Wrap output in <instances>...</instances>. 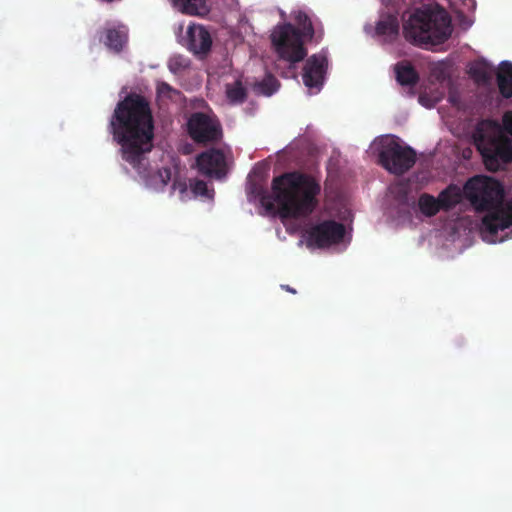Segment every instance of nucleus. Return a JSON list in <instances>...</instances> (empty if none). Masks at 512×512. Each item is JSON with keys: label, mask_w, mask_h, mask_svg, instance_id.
<instances>
[{"label": "nucleus", "mask_w": 512, "mask_h": 512, "mask_svg": "<svg viewBox=\"0 0 512 512\" xmlns=\"http://www.w3.org/2000/svg\"><path fill=\"white\" fill-rule=\"evenodd\" d=\"M113 139L121 145L122 158L133 166L150 152L154 137V121L150 102L131 92L115 107L110 120Z\"/></svg>", "instance_id": "obj_1"}, {"label": "nucleus", "mask_w": 512, "mask_h": 512, "mask_svg": "<svg viewBox=\"0 0 512 512\" xmlns=\"http://www.w3.org/2000/svg\"><path fill=\"white\" fill-rule=\"evenodd\" d=\"M271 190V193L263 191L260 198L267 210H273L277 203L281 216L300 218L310 215L318 206L321 186L312 175L291 171L274 177Z\"/></svg>", "instance_id": "obj_2"}, {"label": "nucleus", "mask_w": 512, "mask_h": 512, "mask_svg": "<svg viewBox=\"0 0 512 512\" xmlns=\"http://www.w3.org/2000/svg\"><path fill=\"white\" fill-rule=\"evenodd\" d=\"M506 134L512 136V111L503 114L502 125L482 119L472 131V143L490 172H498L512 162V140Z\"/></svg>", "instance_id": "obj_3"}, {"label": "nucleus", "mask_w": 512, "mask_h": 512, "mask_svg": "<svg viewBox=\"0 0 512 512\" xmlns=\"http://www.w3.org/2000/svg\"><path fill=\"white\" fill-rule=\"evenodd\" d=\"M451 32V18L442 8L416 10L403 25L405 39L420 47L442 44Z\"/></svg>", "instance_id": "obj_4"}, {"label": "nucleus", "mask_w": 512, "mask_h": 512, "mask_svg": "<svg viewBox=\"0 0 512 512\" xmlns=\"http://www.w3.org/2000/svg\"><path fill=\"white\" fill-rule=\"evenodd\" d=\"M294 19L303 32L295 28L291 23H285L276 26L271 34V41L275 51L281 59L290 63L300 62L306 57L307 50L304 47L302 38L303 36L313 37L314 35L312 22L305 12H297Z\"/></svg>", "instance_id": "obj_5"}, {"label": "nucleus", "mask_w": 512, "mask_h": 512, "mask_svg": "<svg viewBox=\"0 0 512 512\" xmlns=\"http://www.w3.org/2000/svg\"><path fill=\"white\" fill-rule=\"evenodd\" d=\"M379 164L388 172L403 175L410 170L416 162V152L407 145H403L399 138L386 136L379 142Z\"/></svg>", "instance_id": "obj_6"}, {"label": "nucleus", "mask_w": 512, "mask_h": 512, "mask_svg": "<svg viewBox=\"0 0 512 512\" xmlns=\"http://www.w3.org/2000/svg\"><path fill=\"white\" fill-rule=\"evenodd\" d=\"M187 132L198 144L216 143L222 138L219 121L202 112H195L189 117Z\"/></svg>", "instance_id": "obj_7"}, {"label": "nucleus", "mask_w": 512, "mask_h": 512, "mask_svg": "<svg viewBox=\"0 0 512 512\" xmlns=\"http://www.w3.org/2000/svg\"><path fill=\"white\" fill-rule=\"evenodd\" d=\"M307 234L308 245H314L318 248L329 247L343 240L345 226L334 220H324L311 227Z\"/></svg>", "instance_id": "obj_8"}, {"label": "nucleus", "mask_w": 512, "mask_h": 512, "mask_svg": "<svg viewBox=\"0 0 512 512\" xmlns=\"http://www.w3.org/2000/svg\"><path fill=\"white\" fill-rule=\"evenodd\" d=\"M199 172L207 177L221 179L227 174V163L221 149L211 148L196 157Z\"/></svg>", "instance_id": "obj_9"}, {"label": "nucleus", "mask_w": 512, "mask_h": 512, "mask_svg": "<svg viewBox=\"0 0 512 512\" xmlns=\"http://www.w3.org/2000/svg\"><path fill=\"white\" fill-rule=\"evenodd\" d=\"M328 67V60L325 55L313 54L310 56L304 65L302 79L303 83L309 89H315L316 92L320 91Z\"/></svg>", "instance_id": "obj_10"}, {"label": "nucleus", "mask_w": 512, "mask_h": 512, "mask_svg": "<svg viewBox=\"0 0 512 512\" xmlns=\"http://www.w3.org/2000/svg\"><path fill=\"white\" fill-rule=\"evenodd\" d=\"M212 46L210 32L200 24L189 25L186 31V47L196 56H206Z\"/></svg>", "instance_id": "obj_11"}, {"label": "nucleus", "mask_w": 512, "mask_h": 512, "mask_svg": "<svg viewBox=\"0 0 512 512\" xmlns=\"http://www.w3.org/2000/svg\"><path fill=\"white\" fill-rule=\"evenodd\" d=\"M98 34L99 41L115 53L121 52L128 40V30L124 25L105 28Z\"/></svg>", "instance_id": "obj_12"}, {"label": "nucleus", "mask_w": 512, "mask_h": 512, "mask_svg": "<svg viewBox=\"0 0 512 512\" xmlns=\"http://www.w3.org/2000/svg\"><path fill=\"white\" fill-rule=\"evenodd\" d=\"M375 34L383 38L384 42L392 43L399 35V20L397 15L383 13L375 26Z\"/></svg>", "instance_id": "obj_13"}, {"label": "nucleus", "mask_w": 512, "mask_h": 512, "mask_svg": "<svg viewBox=\"0 0 512 512\" xmlns=\"http://www.w3.org/2000/svg\"><path fill=\"white\" fill-rule=\"evenodd\" d=\"M468 74L479 86H489L492 83L494 70L486 61H476L469 66Z\"/></svg>", "instance_id": "obj_14"}, {"label": "nucleus", "mask_w": 512, "mask_h": 512, "mask_svg": "<svg viewBox=\"0 0 512 512\" xmlns=\"http://www.w3.org/2000/svg\"><path fill=\"white\" fill-rule=\"evenodd\" d=\"M497 85L500 94L504 98L512 97V63L508 61L501 62L496 74Z\"/></svg>", "instance_id": "obj_15"}, {"label": "nucleus", "mask_w": 512, "mask_h": 512, "mask_svg": "<svg viewBox=\"0 0 512 512\" xmlns=\"http://www.w3.org/2000/svg\"><path fill=\"white\" fill-rule=\"evenodd\" d=\"M397 82L402 86H414L419 81V75L408 61H400L395 65Z\"/></svg>", "instance_id": "obj_16"}, {"label": "nucleus", "mask_w": 512, "mask_h": 512, "mask_svg": "<svg viewBox=\"0 0 512 512\" xmlns=\"http://www.w3.org/2000/svg\"><path fill=\"white\" fill-rule=\"evenodd\" d=\"M225 95L230 105H241L248 98V89L240 79L225 84Z\"/></svg>", "instance_id": "obj_17"}, {"label": "nucleus", "mask_w": 512, "mask_h": 512, "mask_svg": "<svg viewBox=\"0 0 512 512\" xmlns=\"http://www.w3.org/2000/svg\"><path fill=\"white\" fill-rule=\"evenodd\" d=\"M461 199L462 193L460 188L453 184L442 190L437 197L441 210L444 211H449L454 208L460 203Z\"/></svg>", "instance_id": "obj_18"}, {"label": "nucleus", "mask_w": 512, "mask_h": 512, "mask_svg": "<svg viewBox=\"0 0 512 512\" xmlns=\"http://www.w3.org/2000/svg\"><path fill=\"white\" fill-rule=\"evenodd\" d=\"M175 8L187 15L204 16L208 13L206 0H172Z\"/></svg>", "instance_id": "obj_19"}, {"label": "nucleus", "mask_w": 512, "mask_h": 512, "mask_svg": "<svg viewBox=\"0 0 512 512\" xmlns=\"http://www.w3.org/2000/svg\"><path fill=\"white\" fill-rule=\"evenodd\" d=\"M418 206L421 213L426 217H433L441 210L437 198L428 193H423L419 196Z\"/></svg>", "instance_id": "obj_20"}, {"label": "nucleus", "mask_w": 512, "mask_h": 512, "mask_svg": "<svg viewBox=\"0 0 512 512\" xmlns=\"http://www.w3.org/2000/svg\"><path fill=\"white\" fill-rule=\"evenodd\" d=\"M189 67V60L182 55H175L168 61V68L173 74H179Z\"/></svg>", "instance_id": "obj_21"}, {"label": "nucleus", "mask_w": 512, "mask_h": 512, "mask_svg": "<svg viewBox=\"0 0 512 512\" xmlns=\"http://www.w3.org/2000/svg\"><path fill=\"white\" fill-rule=\"evenodd\" d=\"M279 86V81L273 75L266 76L258 84L260 91L266 96H271L274 92L277 91Z\"/></svg>", "instance_id": "obj_22"}, {"label": "nucleus", "mask_w": 512, "mask_h": 512, "mask_svg": "<svg viewBox=\"0 0 512 512\" xmlns=\"http://www.w3.org/2000/svg\"><path fill=\"white\" fill-rule=\"evenodd\" d=\"M191 190L195 195L204 196L207 198L211 197L207 183L203 180H195L194 183L191 184Z\"/></svg>", "instance_id": "obj_23"}, {"label": "nucleus", "mask_w": 512, "mask_h": 512, "mask_svg": "<svg viewBox=\"0 0 512 512\" xmlns=\"http://www.w3.org/2000/svg\"><path fill=\"white\" fill-rule=\"evenodd\" d=\"M157 91L159 94L169 96L171 92H175L172 86L166 82H161L157 85Z\"/></svg>", "instance_id": "obj_24"}, {"label": "nucleus", "mask_w": 512, "mask_h": 512, "mask_svg": "<svg viewBox=\"0 0 512 512\" xmlns=\"http://www.w3.org/2000/svg\"><path fill=\"white\" fill-rule=\"evenodd\" d=\"M281 288L289 293L296 294V290L289 285H281Z\"/></svg>", "instance_id": "obj_25"}]
</instances>
